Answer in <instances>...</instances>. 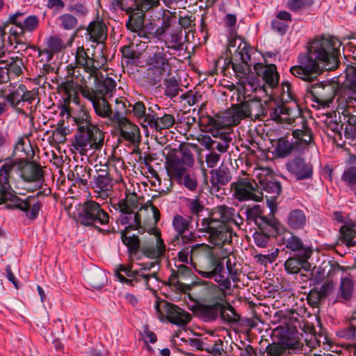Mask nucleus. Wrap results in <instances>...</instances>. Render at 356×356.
I'll return each mask as SVG.
<instances>
[{"mask_svg": "<svg viewBox=\"0 0 356 356\" xmlns=\"http://www.w3.org/2000/svg\"><path fill=\"white\" fill-rule=\"evenodd\" d=\"M65 78L66 81H63L59 88L68 98L76 96L79 90L82 94L85 88H90L81 70L72 65H67Z\"/></svg>", "mask_w": 356, "mask_h": 356, "instance_id": "dca6fc26", "label": "nucleus"}, {"mask_svg": "<svg viewBox=\"0 0 356 356\" xmlns=\"http://www.w3.org/2000/svg\"><path fill=\"white\" fill-rule=\"evenodd\" d=\"M127 230L124 229L121 232V239L123 243L129 248L130 250L136 251L140 246V240L137 236H127Z\"/></svg>", "mask_w": 356, "mask_h": 356, "instance_id": "864d4df0", "label": "nucleus"}, {"mask_svg": "<svg viewBox=\"0 0 356 356\" xmlns=\"http://www.w3.org/2000/svg\"><path fill=\"white\" fill-rule=\"evenodd\" d=\"M341 180L343 181L347 186L351 189H355L356 188V167L350 166L347 168L342 176Z\"/></svg>", "mask_w": 356, "mask_h": 356, "instance_id": "3c124183", "label": "nucleus"}, {"mask_svg": "<svg viewBox=\"0 0 356 356\" xmlns=\"http://www.w3.org/2000/svg\"><path fill=\"white\" fill-rule=\"evenodd\" d=\"M5 63L4 67L8 70L10 73L19 76L22 73V68L24 67V62L22 58L19 57H11L6 60H1Z\"/></svg>", "mask_w": 356, "mask_h": 356, "instance_id": "37998d69", "label": "nucleus"}, {"mask_svg": "<svg viewBox=\"0 0 356 356\" xmlns=\"http://www.w3.org/2000/svg\"><path fill=\"white\" fill-rule=\"evenodd\" d=\"M77 127L73 146L81 155H87L91 150L100 149L104 142V134L90 121V115L85 111L72 117Z\"/></svg>", "mask_w": 356, "mask_h": 356, "instance_id": "f03ea898", "label": "nucleus"}, {"mask_svg": "<svg viewBox=\"0 0 356 356\" xmlns=\"http://www.w3.org/2000/svg\"><path fill=\"white\" fill-rule=\"evenodd\" d=\"M17 163L11 159H6L0 168V184H10L9 179Z\"/></svg>", "mask_w": 356, "mask_h": 356, "instance_id": "a18cd8bd", "label": "nucleus"}, {"mask_svg": "<svg viewBox=\"0 0 356 356\" xmlns=\"http://www.w3.org/2000/svg\"><path fill=\"white\" fill-rule=\"evenodd\" d=\"M186 205L192 216H197L196 224L199 223V215L204 210V204L198 197L187 198Z\"/></svg>", "mask_w": 356, "mask_h": 356, "instance_id": "49530a36", "label": "nucleus"}, {"mask_svg": "<svg viewBox=\"0 0 356 356\" xmlns=\"http://www.w3.org/2000/svg\"><path fill=\"white\" fill-rule=\"evenodd\" d=\"M138 207V201L136 196L130 195L118 203L120 215L118 222L121 225H127L124 229H137L140 227V215L135 210Z\"/></svg>", "mask_w": 356, "mask_h": 356, "instance_id": "4468645a", "label": "nucleus"}, {"mask_svg": "<svg viewBox=\"0 0 356 356\" xmlns=\"http://www.w3.org/2000/svg\"><path fill=\"white\" fill-rule=\"evenodd\" d=\"M226 261V266L228 271L229 277L232 280L233 282L237 280V274L238 269L236 267V259L234 257H227L223 259Z\"/></svg>", "mask_w": 356, "mask_h": 356, "instance_id": "680f3d73", "label": "nucleus"}, {"mask_svg": "<svg viewBox=\"0 0 356 356\" xmlns=\"http://www.w3.org/2000/svg\"><path fill=\"white\" fill-rule=\"evenodd\" d=\"M223 309L220 312V320L229 323H236L240 320L238 314L235 309L229 303H223Z\"/></svg>", "mask_w": 356, "mask_h": 356, "instance_id": "ea45409f", "label": "nucleus"}, {"mask_svg": "<svg viewBox=\"0 0 356 356\" xmlns=\"http://www.w3.org/2000/svg\"><path fill=\"white\" fill-rule=\"evenodd\" d=\"M260 188L270 194V198H275L278 196L282 189L280 183L274 180L273 177L260 185Z\"/></svg>", "mask_w": 356, "mask_h": 356, "instance_id": "de8ad7c7", "label": "nucleus"}, {"mask_svg": "<svg viewBox=\"0 0 356 356\" xmlns=\"http://www.w3.org/2000/svg\"><path fill=\"white\" fill-rule=\"evenodd\" d=\"M223 303L216 302L213 304L200 305L198 307V314L205 322L215 321L220 318V312L223 309Z\"/></svg>", "mask_w": 356, "mask_h": 356, "instance_id": "c85d7f7f", "label": "nucleus"}, {"mask_svg": "<svg viewBox=\"0 0 356 356\" xmlns=\"http://www.w3.org/2000/svg\"><path fill=\"white\" fill-rule=\"evenodd\" d=\"M175 123V118L170 114H165L160 118L156 116L153 129L157 131H161L163 129L171 128Z\"/></svg>", "mask_w": 356, "mask_h": 356, "instance_id": "c03bdc74", "label": "nucleus"}, {"mask_svg": "<svg viewBox=\"0 0 356 356\" xmlns=\"http://www.w3.org/2000/svg\"><path fill=\"white\" fill-rule=\"evenodd\" d=\"M341 238L347 246L356 244V233L350 227L343 225L340 229Z\"/></svg>", "mask_w": 356, "mask_h": 356, "instance_id": "8fccbe9b", "label": "nucleus"}, {"mask_svg": "<svg viewBox=\"0 0 356 356\" xmlns=\"http://www.w3.org/2000/svg\"><path fill=\"white\" fill-rule=\"evenodd\" d=\"M261 210L259 205H256L252 208L248 209L245 211V215L248 220H254L255 222L261 226V222L269 225V222L265 217L261 216Z\"/></svg>", "mask_w": 356, "mask_h": 356, "instance_id": "09e8293b", "label": "nucleus"}, {"mask_svg": "<svg viewBox=\"0 0 356 356\" xmlns=\"http://www.w3.org/2000/svg\"><path fill=\"white\" fill-rule=\"evenodd\" d=\"M140 268L132 270V265H120L115 270V276L123 284L135 286L137 283L143 282L147 289H151L152 285L158 282L157 271L152 270L157 264L156 262H147L139 264Z\"/></svg>", "mask_w": 356, "mask_h": 356, "instance_id": "39448f33", "label": "nucleus"}, {"mask_svg": "<svg viewBox=\"0 0 356 356\" xmlns=\"http://www.w3.org/2000/svg\"><path fill=\"white\" fill-rule=\"evenodd\" d=\"M60 26L65 30H72L77 25V19L72 15L65 13L58 17Z\"/></svg>", "mask_w": 356, "mask_h": 356, "instance_id": "6e6d98bb", "label": "nucleus"}, {"mask_svg": "<svg viewBox=\"0 0 356 356\" xmlns=\"http://www.w3.org/2000/svg\"><path fill=\"white\" fill-rule=\"evenodd\" d=\"M179 184H183L188 190L193 191L196 189L197 181L193 175H188L187 172L182 177L181 182Z\"/></svg>", "mask_w": 356, "mask_h": 356, "instance_id": "774afa93", "label": "nucleus"}, {"mask_svg": "<svg viewBox=\"0 0 356 356\" xmlns=\"http://www.w3.org/2000/svg\"><path fill=\"white\" fill-rule=\"evenodd\" d=\"M155 117V112L151 108H149L146 110V112L142 115V117H140L136 120L143 128L147 129L148 127H150L151 129H153Z\"/></svg>", "mask_w": 356, "mask_h": 356, "instance_id": "603ef678", "label": "nucleus"}, {"mask_svg": "<svg viewBox=\"0 0 356 356\" xmlns=\"http://www.w3.org/2000/svg\"><path fill=\"white\" fill-rule=\"evenodd\" d=\"M39 24L38 17L35 15H30L23 19L22 26L25 31H33L35 30Z\"/></svg>", "mask_w": 356, "mask_h": 356, "instance_id": "338daca9", "label": "nucleus"}, {"mask_svg": "<svg viewBox=\"0 0 356 356\" xmlns=\"http://www.w3.org/2000/svg\"><path fill=\"white\" fill-rule=\"evenodd\" d=\"M25 86L22 83L19 84L15 90H13L9 94L3 96V99L13 108H16L22 102L24 95Z\"/></svg>", "mask_w": 356, "mask_h": 356, "instance_id": "a19ab883", "label": "nucleus"}, {"mask_svg": "<svg viewBox=\"0 0 356 356\" xmlns=\"http://www.w3.org/2000/svg\"><path fill=\"white\" fill-rule=\"evenodd\" d=\"M337 109L339 114L343 115L345 118H347V123L350 126H356V111L352 110L350 108H345L344 109L340 107V102H337Z\"/></svg>", "mask_w": 356, "mask_h": 356, "instance_id": "13d9d810", "label": "nucleus"}, {"mask_svg": "<svg viewBox=\"0 0 356 356\" xmlns=\"http://www.w3.org/2000/svg\"><path fill=\"white\" fill-rule=\"evenodd\" d=\"M287 250L297 253V255H304V257H310L312 254L311 247L305 245L302 240L297 235L291 234L284 239V242Z\"/></svg>", "mask_w": 356, "mask_h": 356, "instance_id": "a878e982", "label": "nucleus"}, {"mask_svg": "<svg viewBox=\"0 0 356 356\" xmlns=\"http://www.w3.org/2000/svg\"><path fill=\"white\" fill-rule=\"evenodd\" d=\"M263 79L266 85L273 88L278 84L279 74L275 65H267L262 70Z\"/></svg>", "mask_w": 356, "mask_h": 356, "instance_id": "58836bf2", "label": "nucleus"}, {"mask_svg": "<svg viewBox=\"0 0 356 356\" xmlns=\"http://www.w3.org/2000/svg\"><path fill=\"white\" fill-rule=\"evenodd\" d=\"M309 257H304V255H297V257H289L284 263L286 271L289 274H296L301 269L308 272L310 270L311 265L308 262Z\"/></svg>", "mask_w": 356, "mask_h": 356, "instance_id": "c756f323", "label": "nucleus"}, {"mask_svg": "<svg viewBox=\"0 0 356 356\" xmlns=\"http://www.w3.org/2000/svg\"><path fill=\"white\" fill-rule=\"evenodd\" d=\"M250 46L241 38L229 39L227 44V51L232 56L231 63L236 72H243L251 65Z\"/></svg>", "mask_w": 356, "mask_h": 356, "instance_id": "2eb2a0df", "label": "nucleus"}, {"mask_svg": "<svg viewBox=\"0 0 356 356\" xmlns=\"http://www.w3.org/2000/svg\"><path fill=\"white\" fill-rule=\"evenodd\" d=\"M238 90L240 93L243 94L244 97L251 96L253 92H255L257 95L260 97L267 94L266 87L260 86L254 77L247 78L242 82Z\"/></svg>", "mask_w": 356, "mask_h": 356, "instance_id": "7c9ffc66", "label": "nucleus"}, {"mask_svg": "<svg viewBox=\"0 0 356 356\" xmlns=\"http://www.w3.org/2000/svg\"><path fill=\"white\" fill-rule=\"evenodd\" d=\"M348 267L340 266L338 264L332 266V271L338 275L341 274L339 286L337 290V299L339 302L350 300L355 291V282L346 271Z\"/></svg>", "mask_w": 356, "mask_h": 356, "instance_id": "a211bd4d", "label": "nucleus"}, {"mask_svg": "<svg viewBox=\"0 0 356 356\" xmlns=\"http://www.w3.org/2000/svg\"><path fill=\"white\" fill-rule=\"evenodd\" d=\"M116 81L113 78H106L101 83H96L95 88H85L82 95L91 102L95 113L102 118H110L112 120L113 110L105 99L107 95H112L115 90Z\"/></svg>", "mask_w": 356, "mask_h": 356, "instance_id": "7ed1b4c3", "label": "nucleus"}, {"mask_svg": "<svg viewBox=\"0 0 356 356\" xmlns=\"http://www.w3.org/2000/svg\"><path fill=\"white\" fill-rule=\"evenodd\" d=\"M286 169L297 180L309 179L313 175L312 165L300 157L289 161Z\"/></svg>", "mask_w": 356, "mask_h": 356, "instance_id": "5701e85b", "label": "nucleus"}, {"mask_svg": "<svg viewBox=\"0 0 356 356\" xmlns=\"http://www.w3.org/2000/svg\"><path fill=\"white\" fill-rule=\"evenodd\" d=\"M341 42L334 37L316 38L307 51L298 56V65L290 69L296 77L312 83L323 70H334L339 65Z\"/></svg>", "mask_w": 356, "mask_h": 356, "instance_id": "f257e3e1", "label": "nucleus"}, {"mask_svg": "<svg viewBox=\"0 0 356 356\" xmlns=\"http://www.w3.org/2000/svg\"><path fill=\"white\" fill-rule=\"evenodd\" d=\"M341 88V86H339L335 82H316L308 83L306 91L312 95L313 101L323 107H329L330 104H332L334 97L338 98Z\"/></svg>", "mask_w": 356, "mask_h": 356, "instance_id": "ddd939ff", "label": "nucleus"}, {"mask_svg": "<svg viewBox=\"0 0 356 356\" xmlns=\"http://www.w3.org/2000/svg\"><path fill=\"white\" fill-rule=\"evenodd\" d=\"M259 231H255L253 234V239L255 245L259 248H265L269 242V235L265 234L263 228L259 226Z\"/></svg>", "mask_w": 356, "mask_h": 356, "instance_id": "e2e57ef3", "label": "nucleus"}, {"mask_svg": "<svg viewBox=\"0 0 356 356\" xmlns=\"http://www.w3.org/2000/svg\"><path fill=\"white\" fill-rule=\"evenodd\" d=\"M120 129L121 137L131 143H137L140 140L139 128L128 118L115 122Z\"/></svg>", "mask_w": 356, "mask_h": 356, "instance_id": "393cba45", "label": "nucleus"}, {"mask_svg": "<svg viewBox=\"0 0 356 356\" xmlns=\"http://www.w3.org/2000/svg\"><path fill=\"white\" fill-rule=\"evenodd\" d=\"M165 156V169L170 179L181 182L182 177L194 163L191 151L188 148L165 147L163 151Z\"/></svg>", "mask_w": 356, "mask_h": 356, "instance_id": "423d86ee", "label": "nucleus"}, {"mask_svg": "<svg viewBox=\"0 0 356 356\" xmlns=\"http://www.w3.org/2000/svg\"><path fill=\"white\" fill-rule=\"evenodd\" d=\"M78 217L81 224L88 226L98 227V225H107L109 222L108 213L93 200L86 201L79 205Z\"/></svg>", "mask_w": 356, "mask_h": 356, "instance_id": "f8f14e48", "label": "nucleus"}, {"mask_svg": "<svg viewBox=\"0 0 356 356\" xmlns=\"http://www.w3.org/2000/svg\"><path fill=\"white\" fill-rule=\"evenodd\" d=\"M177 13L175 11H168V14H164L162 19V23L154 32V35L160 38L172 29H177Z\"/></svg>", "mask_w": 356, "mask_h": 356, "instance_id": "f704fd0d", "label": "nucleus"}, {"mask_svg": "<svg viewBox=\"0 0 356 356\" xmlns=\"http://www.w3.org/2000/svg\"><path fill=\"white\" fill-rule=\"evenodd\" d=\"M210 216L217 218L224 225L228 226L229 224H234L238 228L241 227L244 221L243 218L234 208L226 205H220L213 208Z\"/></svg>", "mask_w": 356, "mask_h": 356, "instance_id": "4be33fe9", "label": "nucleus"}, {"mask_svg": "<svg viewBox=\"0 0 356 356\" xmlns=\"http://www.w3.org/2000/svg\"><path fill=\"white\" fill-rule=\"evenodd\" d=\"M234 197L240 202L262 200L263 193L257 188V184L247 179H241L232 184Z\"/></svg>", "mask_w": 356, "mask_h": 356, "instance_id": "f3484780", "label": "nucleus"}, {"mask_svg": "<svg viewBox=\"0 0 356 356\" xmlns=\"http://www.w3.org/2000/svg\"><path fill=\"white\" fill-rule=\"evenodd\" d=\"M155 243L152 245L143 247V254L150 259H158L162 257L165 252V245L161 238V232L157 229H154Z\"/></svg>", "mask_w": 356, "mask_h": 356, "instance_id": "cd10ccee", "label": "nucleus"}, {"mask_svg": "<svg viewBox=\"0 0 356 356\" xmlns=\"http://www.w3.org/2000/svg\"><path fill=\"white\" fill-rule=\"evenodd\" d=\"M197 227L199 232L208 234L209 243L214 246L222 247L232 241V232L229 226L213 216L204 218L200 223H197Z\"/></svg>", "mask_w": 356, "mask_h": 356, "instance_id": "1a4fd4ad", "label": "nucleus"}, {"mask_svg": "<svg viewBox=\"0 0 356 356\" xmlns=\"http://www.w3.org/2000/svg\"><path fill=\"white\" fill-rule=\"evenodd\" d=\"M231 175L227 167L221 165L216 170L211 171V184L213 188L218 191L220 186L226 185L231 180Z\"/></svg>", "mask_w": 356, "mask_h": 356, "instance_id": "2f4dec72", "label": "nucleus"}, {"mask_svg": "<svg viewBox=\"0 0 356 356\" xmlns=\"http://www.w3.org/2000/svg\"><path fill=\"white\" fill-rule=\"evenodd\" d=\"M25 30L22 25L11 26L9 29V36L8 37V42L10 45H13L15 43L17 48L18 45H20L22 48L26 47V40L24 38Z\"/></svg>", "mask_w": 356, "mask_h": 356, "instance_id": "4c0bfd02", "label": "nucleus"}, {"mask_svg": "<svg viewBox=\"0 0 356 356\" xmlns=\"http://www.w3.org/2000/svg\"><path fill=\"white\" fill-rule=\"evenodd\" d=\"M2 203L8 209L24 211L29 219H35L41 209L40 202L35 197L29 196L22 200L15 194L10 184H0V204Z\"/></svg>", "mask_w": 356, "mask_h": 356, "instance_id": "6e6552de", "label": "nucleus"}, {"mask_svg": "<svg viewBox=\"0 0 356 356\" xmlns=\"http://www.w3.org/2000/svg\"><path fill=\"white\" fill-rule=\"evenodd\" d=\"M76 64L75 67L79 68L86 81H89L92 79L93 85L101 83L102 81L106 78H111L106 74L104 76L99 69L101 64L97 60L95 55L90 53V49H85L83 47H79L76 50Z\"/></svg>", "mask_w": 356, "mask_h": 356, "instance_id": "9d476101", "label": "nucleus"}, {"mask_svg": "<svg viewBox=\"0 0 356 356\" xmlns=\"http://www.w3.org/2000/svg\"><path fill=\"white\" fill-rule=\"evenodd\" d=\"M167 48L174 50L181 49L182 46V33L180 27L177 26L176 29H172L165 33L162 36Z\"/></svg>", "mask_w": 356, "mask_h": 356, "instance_id": "e433bc0d", "label": "nucleus"}, {"mask_svg": "<svg viewBox=\"0 0 356 356\" xmlns=\"http://www.w3.org/2000/svg\"><path fill=\"white\" fill-rule=\"evenodd\" d=\"M213 139H223V136H231L230 133L226 131L224 127H220L216 121L213 122L211 127L209 129Z\"/></svg>", "mask_w": 356, "mask_h": 356, "instance_id": "69168bd1", "label": "nucleus"}, {"mask_svg": "<svg viewBox=\"0 0 356 356\" xmlns=\"http://www.w3.org/2000/svg\"><path fill=\"white\" fill-rule=\"evenodd\" d=\"M253 176L258 179L259 184L261 185L264 182L267 181L273 177L272 170L267 167H257L253 170Z\"/></svg>", "mask_w": 356, "mask_h": 356, "instance_id": "5fc2aeb1", "label": "nucleus"}, {"mask_svg": "<svg viewBox=\"0 0 356 356\" xmlns=\"http://www.w3.org/2000/svg\"><path fill=\"white\" fill-rule=\"evenodd\" d=\"M116 107L113 111L112 122H115L126 118L124 116L126 112V106L124 102L122 99H116L115 100Z\"/></svg>", "mask_w": 356, "mask_h": 356, "instance_id": "bf43d9fd", "label": "nucleus"}, {"mask_svg": "<svg viewBox=\"0 0 356 356\" xmlns=\"http://www.w3.org/2000/svg\"><path fill=\"white\" fill-rule=\"evenodd\" d=\"M231 140V136H223V139H213L211 150L216 149L220 153H225L227 151Z\"/></svg>", "mask_w": 356, "mask_h": 356, "instance_id": "052dcab7", "label": "nucleus"}, {"mask_svg": "<svg viewBox=\"0 0 356 356\" xmlns=\"http://www.w3.org/2000/svg\"><path fill=\"white\" fill-rule=\"evenodd\" d=\"M107 38V28L106 25L99 21L90 22L85 33L86 41L102 44L104 47V42Z\"/></svg>", "mask_w": 356, "mask_h": 356, "instance_id": "b1692460", "label": "nucleus"}, {"mask_svg": "<svg viewBox=\"0 0 356 356\" xmlns=\"http://www.w3.org/2000/svg\"><path fill=\"white\" fill-rule=\"evenodd\" d=\"M91 169L83 165H76L72 172L73 177L76 183H79L83 186L88 184L90 179V172Z\"/></svg>", "mask_w": 356, "mask_h": 356, "instance_id": "79ce46f5", "label": "nucleus"}, {"mask_svg": "<svg viewBox=\"0 0 356 356\" xmlns=\"http://www.w3.org/2000/svg\"><path fill=\"white\" fill-rule=\"evenodd\" d=\"M169 321L180 326L186 325L191 318V314L174 304H165Z\"/></svg>", "mask_w": 356, "mask_h": 356, "instance_id": "bb28decb", "label": "nucleus"}, {"mask_svg": "<svg viewBox=\"0 0 356 356\" xmlns=\"http://www.w3.org/2000/svg\"><path fill=\"white\" fill-rule=\"evenodd\" d=\"M270 116L273 120L279 123L293 124L296 120H298L302 124V127L307 125L296 108H291L283 104L273 108L270 112Z\"/></svg>", "mask_w": 356, "mask_h": 356, "instance_id": "aec40b11", "label": "nucleus"}, {"mask_svg": "<svg viewBox=\"0 0 356 356\" xmlns=\"http://www.w3.org/2000/svg\"><path fill=\"white\" fill-rule=\"evenodd\" d=\"M308 222L305 212L299 209L291 211L287 216V225L293 230L303 229Z\"/></svg>", "mask_w": 356, "mask_h": 356, "instance_id": "473e14b6", "label": "nucleus"}, {"mask_svg": "<svg viewBox=\"0 0 356 356\" xmlns=\"http://www.w3.org/2000/svg\"><path fill=\"white\" fill-rule=\"evenodd\" d=\"M292 136L291 140L288 136L277 140L275 152L278 157L284 158L293 152H303L314 144L312 131L307 125L294 129Z\"/></svg>", "mask_w": 356, "mask_h": 356, "instance_id": "0eeeda50", "label": "nucleus"}, {"mask_svg": "<svg viewBox=\"0 0 356 356\" xmlns=\"http://www.w3.org/2000/svg\"><path fill=\"white\" fill-rule=\"evenodd\" d=\"M47 46L52 53L58 52L65 47L63 40L57 36L49 38L47 41Z\"/></svg>", "mask_w": 356, "mask_h": 356, "instance_id": "0e129e2a", "label": "nucleus"}, {"mask_svg": "<svg viewBox=\"0 0 356 356\" xmlns=\"http://www.w3.org/2000/svg\"><path fill=\"white\" fill-rule=\"evenodd\" d=\"M154 51L147 59V79L154 86L165 75L169 74L171 67L163 48L154 47Z\"/></svg>", "mask_w": 356, "mask_h": 356, "instance_id": "9b49d317", "label": "nucleus"}, {"mask_svg": "<svg viewBox=\"0 0 356 356\" xmlns=\"http://www.w3.org/2000/svg\"><path fill=\"white\" fill-rule=\"evenodd\" d=\"M181 245L184 247L177 254L178 260L184 264L190 263L191 265L196 270V266L193 259L197 255V253L200 251L201 245L195 244L193 245H188V243H185V245H180L179 246Z\"/></svg>", "mask_w": 356, "mask_h": 356, "instance_id": "72a5a7b5", "label": "nucleus"}, {"mask_svg": "<svg viewBox=\"0 0 356 356\" xmlns=\"http://www.w3.org/2000/svg\"><path fill=\"white\" fill-rule=\"evenodd\" d=\"M22 177L26 181H36L41 184L43 179V171L38 164L31 163L23 168Z\"/></svg>", "mask_w": 356, "mask_h": 356, "instance_id": "c9c22d12", "label": "nucleus"}, {"mask_svg": "<svg viewBox=\"0 0 356 356\" xmlns=\"http://www.w3.org/2000/svg\"><path fill=\"white\" fill-rule=\"evenodd\" d=\"M172 223L174 229L177 232V234L172 239V243L175 246L185 245V243H188L194 241V234L189 231L191 224L190 219L177 214L173 217Z\"/></svg>", "mask_w": 356, "mask_h": 356, "instance_id": "6ab92c4d", "label": "nucleus"}, {"mask_svg": "<svg viewBox=\"0 0 356 356\" xmlns=\"http://www.w3.org/2000/svg\"><path fill=\"white\" fill-rule=\"evenodd\" d=\"M92 187L97 196L103 200L111 195L113 182L106 168L97 170V175L95 177Z\"/></svg>", "mask_w": 356, "mask_h": 356, "instance_id": "412c9836", "label": "nucleus"}, {"mask_svg": "<svg viewBox=\"0 0 356 356\" xmlns=\"http://www.w3.org/2000/svg\"><path fill=\"white\" fill-rule=\"evenodd\" d=\"M192 275L191 270L184 264H181L177 266V271H175L171 277H175L177 279V284H182L181 281L190 277Z\"/></svg>", "mask_w": 356, "mask_h": 356, "instance_id": "4d7b16f0", "label": "nucleus"}, {"mask_svg": "<svg viewBox=\"0 0 356 356\" xmlns=\"http://www.w3.org/2000/svg\"><path fill=\"white\" fill-rule=\"evenodd\" d=\"M266 115L267 110L261 99L252 98L232 106L223 113L220 122L222 127L236 126L245 118L257 120Z\"/></svg>", "mask_w": 356, "mask_h": 356, "instance_id": "20e7f679", "label": "nucleus"}]
</instances>
